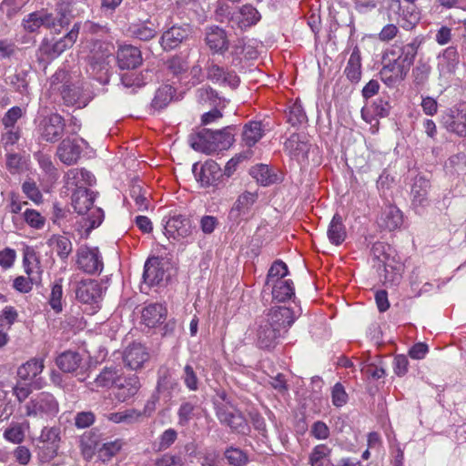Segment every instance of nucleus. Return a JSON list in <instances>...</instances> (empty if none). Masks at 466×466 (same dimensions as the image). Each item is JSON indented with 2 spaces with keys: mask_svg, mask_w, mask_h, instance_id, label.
<instances>
[{
  "mask_svg": "<svg viewBox=\"0 0 466 466\" xmlns=\"http://www.w3.org/2000/svg\"><path fill=\"white\" fill-rule=\"evenodd\" d=\"M294 312L288 307H276L256 322V344L259 349L275 348L279 339L295 321Z\"/></svg>",
  "mask_w": 466,
  "mask_h": 466,
  "instance_id": "f257e3e1",
  "label": "nucleus"
},
{
  "mask_svg": "<svg viewBox=\"0 0 466 466\" xmlns=\"http://www.w3.org/2000/svg\"><path fill=\"white\" fill-rule=\"evenodd\" d=\"M233 127L228 126L219 130L203 128L190 137L191 147L198 151L210 154L228 148L234 142Z\"/></svg>",
  "mask_w": 466,
  "mask_h": 466,
  "instance_id": "f03ea898",
  "label": "nucleus"
},
{
  "mask_svg": "<svg viewBox=\"0 0 466 466\" xmlns=\"http://www.w3.org/2000/svg\"><path fill=\"white\" fill-rule=\"evenodd\" d=\"M76 300L85 306L84 310L94 315L101 309L103 299V287L96 279H86L76 283Z\"/></svg>",
  "mask_w": 466,
  "mask_h": 466,
  "instance_id": "7ed1b4c3",
  "label": "nucleus"
},
{
  "mask_svg": "<svg viewBox=\"0 0 466 466\" xmlns=\"http://www.w3.org/2000/svg\"><path fill=\"white\" fill-rule=\"evenodd\" d=\"M95 200V194L89 189H76L72 194V206L76 212L84 215L90 211L87 221L88 230L97 228L103 221L104 212L99 208H92Z\"/></svg>",
  "mask_w": 466,
  "mask_h": 466,
  "instance_id": "20e7f679",
  "label": "nucleus"
},
{
  "mask_svg": "<svg viewBox=\"0 0 466 466\" xmlns=\"http://www.w3.org/2000/svg\"><path fill=\"white\" fill-rule=\"evenodd\" d=\"M25 410L27 417L53 418L59 411V404L53 394L43 391L31 398Z\"/></svg>",
  "mask_w": 466,
  "mask_h": 466,
  "instance_id": "39448f33",
  "label": "nucleus"
},
{
  "mask_svg": "<svg viewBox=\"0 0 466 466\" xmlns=\"http://www.w3.org/2000/svg\"><path fill=\"white\" fill-rule=\"evenodd\" d=\"M77 269L88 275H99L104 268L103 257L96 247L80 246L76 251Z\"/></svg>",
  "mask_w": 466,
  "mask_h": 466,
  "instance_id": "423d86ee",
  "label": "nucleus"
},
{
  "mask_svg": "<svg viewBox=\"0 0 466 466\" xmlns=\"http://www.w3.org/2000/svg\"><path fill=\"white\" fill-rule=\"evenodd\" d=\"M65 128L64 117L57 113H52L40 120L36 131L43 141L56 143L62 138Z\"/></svg>",
  "mask_w": 466,
  "mask_h": 466,
  "instance_id": "0eeeda50",
  "label": "nucleus"
},
{
  "mask_svg": "<svg viewBox=\"0 0 466 466\" xmlns=\"http://www.w3.org/2000/svg\"><path fill=\"white\" fill-rule=\"evenodd\" d=\"M192 35V28L189 25H175L163 32L159 39L162 49L166 52L179 48L187 42Z\"/></svg>",
  "mask_w": 466,
  "mask_h": 466,
  "instance_id": "6e6552de",
  "label": "nucleus"
},
{
  "mask_svg": "<svg viewBox=\"0 0 466 466\" xmlns=\"http://www.w3.org/2000/svg\"><path fill=\"white\" fill-rule=\"evenodd\" d=\"M441 124L447 131L459 137H466V103H461L448 109L441 117Z\"/></svg>",
  "mask_w": 466,
  "mask_h": 466,
  "instance_id": "1a4fd4ad",
  "label": "nucleus"
},
{
  "mask_svg": "<svg viewBox=\"0 0 466 466\" xmlns=\"http://www.w3.org/2000/svg\"><path fill=\"white\" fill-rule=\"evenodd\" d=\"M217 417L219 421L231 430L244 433L248 429V423L243 414L234 407L219 405L217 407Z\"/></svg>",
  "mask_w": 466,
  "mask_h": 466,
  "instance_id": "9d476101",
  "label": "nucleus"
},
{
  "mask_svg": "<svg viewBox=\"0 0 466 466\" xmlns=\"http://www.w3.org/2000/svg\"><path fill=\"white\" fill-rule=\"evenodd\" d=\"M80 29V24L76 23L72 29L62 38L55 41V42H46L42 45L43 52L50 56L51 58H55L59 56L66 49L73 46L76 43Z\"/></svg>",
  "mask_w": 466,
  "mask_h": 466,
  "instance_id": "9b49d317",
  "label": "nucleus"
},
{
  "mask_svg": "<svg viewBox=\"0 0 466 466\" xmlns=\"http://www.w3.org/2000/svg\"><path fill=\"white\" fill-rule=\"evenodd\" d=\"M431 187L430 181L421 177L417 176L411 185L410 197L411 206L416 213L420 214L430 205L428 198L429 190Z\"/></svg>",
  "mask_w": 466,
  "mask_h": 466,
  "instance_id": "f8f14e48",
  "label": "nucleus"
},
{
  "mask_svg": "<svg viewBox=\"0 0 466 466\" xmlns=\"http://www.w3.org/2000/svg\"><path fill=\"white\" fill-rule=\"evenodd\" d=\"M178 386L176 380L171 376L167 370H160L157 384V397L153 396V400L148 401L145 407L144 413L151 412L155 410V401L157 399L162 398L167 401L172 397V391Z\"/></svg>",
  "mask_w": 466,
  "mask_h": 466,
  "instance_id": "ddd939ff",
  "label": "nucleus"
},
{
  "mask_svg": "<svg viewBox=\"0 0 466 466\" xmlns=\"http://www.w3.org/2000/svg\"><path fill=\"white\" fill-rule=\"evenodd\" d=\"M410 68L406 65L396 61H383L380 71V79L388 86L392 87L403 81Z\"/></svg>",
  "mask_w": 466,
  "mask_h": 466,
  "instance_id": "4468645a",
  "label": "nucleus"
},
{
  "mask_svg": "<svg viewBox=\"0 0 466 466\" xmlns=\"http://www.w3.org/2000/svg\"><path fill=\"white\" fill-rule=\"evenodd\" d=\"M284 147L291 158L300 163L307 160L310 145L305 135L294 133L286 140Z\"/></svg>",
  "mask_w": 466,
  "mask_h": 466,
  "instance_id": "2eb2a0df",
  "label": "nucleus"
},
{
  "mask_svg": "<svg viewBox=\"0 0 466 466\" xmlns=\"http://www.w3.org/2000/svg\"><path fill=\"white\" fill-rule=\"evenodd\" d=\"M392 249L390 246L384 242H376L372 245L370 249V256L373 260L378 261L379 269L380 267H383V270L385 272V279L395 281L399 279V276H393L391 279H388L389 268L394 269L395 268L392 265L394 258H391Z\"/></svg>",
  "mask_w": 466,
  "mask_h": 466,
  "instance_id": "dca6fc26",
  "label": "nucleus"
},
{
  "mask_svg": "<svg viewBox=\"0 0 466 466\" xmlns=\"http://www.w3.org/2000/svg\"><path fill=\"white\" fill-rule=\"evenodd\" d=\"M205 42L213 54L223 55L229 46L226 31L218 25L209 26L206 29Z\"/></svg>",
  "mask_w": 466,
  "mask_h": 466,
  "instance_id": "f3484780",
  "label": "nucleus"
},
{
  "mask_svg": "<svg viewBox=\"0 0 466 466\" xmlns=\"http://www.w3.org/2000/svg\"><path fill=\"white\" fill-rule=\"evenodd\" d=\"M164 233L168 238H185L191 234V222L182 215L173 216L166 222Z\"/></svg>",
  "mask_w": 466,
  "mask_h": 466,
  "instance_id": "a211bd4d",
  "label": "nucleus"
},
{
  "mask_svg": "<svg viewBox=\"0 0 466 466\" xmlns=\"http://www.w3.org/2000/svg\"><path fill=\"white\" fill-rule=\"evenodd\" d=\"M207 77L215 84L224 86L236 88L240 79L234 71L226 70L216 64H211L207 67Z\"/></svg>",
  "mask_w": 466,
  "mask_h": 466,
  "instance_id": "6ab92c4d",
  "label": "nucleus"
},
{
  "mask_svg": "<svg viewBox=\"0 0 466 466\" xmlns=\"http://www.w3.org/2000/svg\"><path fill=\"white\" fill-rule=\"evenodd\" d=\"M66 187L73 192L76 189H88L96 182L94 175L84 168H72L67 171L65 177Z\"/></svg>",
  "mask_w": 466,
  "mask_h": 466,
  "instance_id": "aec40b11",
  "label": "nucleus"
},
{
  "mask_svg": "<svg viewBox=\"0 0 466 466\" xmlns=\"http://www.w3.org/2000/svg\"><path fill=\"white\" fill-rule=\"evenodd\" d=\"M107 59V55L95 54L89 57L88 62L87 72L93 78L103 85L109 82V62Z\"/></svg>",
  "mask_w": 466,
  "mask_h": 466,
  "instance_id": "412c9836",
  "label": "nucleus"
},
{
  "mask_svg": "<svg viewBox=\"0 0 466 466\" xmlns=\"http://www.w3.org/2000/svg\"><path fill=\"white\" fill-rule=\"evenodd\" d=\"M82 149L77 142L69 137L63 139L57 147L56 156L66 165H74L80 158Z\"/></svg>",
  "mask_w": 466,
  "mask_h": 466,
  "instance_id": "4be33fe9",
  "label": "nucleus"
},
{
  "mask_svg": "<svg viewBox=\"0 0 466 466\" xmlns=\"http://www.w3.org/2000/svg\"><path fill=\"white\" fill-rule=\"evenodd\" d=\"M261 18L258 11L251 5H244L231 15V23L244 29L256 25Z\"/></svg>",
  "mask_w": 466,
  "mask_h": 466,
  "instance_id": "5701e85b",
  "label": "nucleus"
},
{
  "mask_svg": "<svg viewBox=\"0 0 466 466\" xmlns=\"http://www.w3.org/2000/svg\"><path fill=\"white\" fill-rule=\"evenodd\" d=\"M117 64L121 69H134L142 64L141 51L133 46L127 45L119 47L116 55Z\"/></svg>",
  "mask_w": 466,
  "mask_h": 466,
  "instance_id": "b1692460",
  "label": "nucleus"
},
{
  "mask_svg": "<svg viewBox=\"0 0 466 466\" xmlns=\"http://www.w3.org/2000/svg\"><path fill=\"white\" fill-rule=\"evenodd\" d=\"M149 355L145 347L139 343L128 346L123 354L125 365L130 370H138L148 360Z\"/></svg>",
  "mask_w": 466,
  "mask_h": 466,
  "instance_id": "393cba45",
  "label": "nucleus"
},
{
  "mask_svg": "<svg viewBox=\"0 0 466 466\" xmlns=\"http://www.w3.org/2000/svg\"><path fill=\"white\" fill-rule=\"evenodd\" d=\"M61 96L66 106H76L78 108L85 107L90 101L89 96L77 85H64Z\"/></svg>",
  "mask_w": 466,
  "mask_h": 466,
  "instance_id": "a878e982",
  "label": "nucleus"
},
{
  "mask_svg": "<svg viewBox=\"0 0 466 466\" xmlns=\"http://www.w3.org/2000/svg\"><path fill=\"white\" fill-rule=\"evenodd\" d=\"M222 177L223 173L219 165L213 160L207 161L201 167L200 172L196 174L197 180L203 187L217 186Z\"/></svg>",
  "mask_w": 466,
  "mask_h": 466,
  "instance_id": "bb28decb",
  "label": "nucleus"
},
{
  "mask_svg": "<svg viewBox=\"0 0 466 466\" xmlns=\"http://www.w3.org/2000/svg\"><path fill=\"white\" fill-rule=\"evenodd\" d=\"M116 398L121 401H127L137 394L140 388L139 379L136 375L127 378H118L116 381Z\"/></svg>",
  "mask_w": 466,
  "mask_h": 466,
  "instance_id": "cd10ccee",
  "label": "nucleus"
},
{
  "mask_svg": "<svg viewBox=\"0 0 466 466\" xmlns=\"http://www.w3.org/2000/svg\"><path fill=\"white\" fill-rule=\"evenodd\" d=\"M437 69L441 76L451 75L459 63V55L454 46L447 47L438 57Z\"/></svg>",
  "mask_w": 466,
  "mask_h": 466,
  "instance_id": "c85d7f7f",
  "label": "nucleus"
},
{
  "mask_svg": "<svg viewBox=\"0 0 466 466\" xmlns=\"http://www.w3.org/2000/svg\"><path fill=\"white\" fill-rule=\"evenodd\" d=\"M165 270L157 258H148L144 266L143 279L148 286L158 285L164 279Z\"/></svg>",
  "mask_w": 466,
  "mask_h": 466,
  "instance_id": "c756f323",
  "label": "nucleus"
},
{
  "mask_svg": "<svg viewBox=\"0 0 466 466\" xmlns=\"http://www.w3.org/2000/svg\"><path fill=\"white\" fill-rule=\"evenodd\" d=\"M167 309L160 303H152L142 310V320L148 328H154L165 321Z\"/></svg>",
  "mask_w": 466,
  "mask_h": 466,
  "instance_id": "7c9ffc66",
  "label": "nucleus"
},
{
  "mask_svg": "<svg viewBox=\"0 0 466 466\" xmlns=\"http://www.w3.org/2000/svg\"><path fill=\"white\" fill-rule=\"evenodd\" d=\"M379 226L390 231L400 227L402 224V214L400 210L394 206L386 207L378 220Z\"/></svg>",
  "mask_w": 466,
  "mask_h": 466,
  "instance_id": "2f4dec72",
  "label": "nucleus"
},
{
  "mask_svg": "<svg viewBox=\"0 0 466 466\" xmlns=\"http://www.w3.org/2000/svg\"><path fill=\"white\" fill-rule=\"evenodd\" d=\"M327 236L331 244L339 246L344 242L347 237L346 228L340 215L336 213L327 230Z\"/></svg>",
  "mask_w": 466,
  "mask_h": 466,
  "instance_id": "473e14b6",
  "label": "nucleus"
},
{
  "mask_svg": "<svg viewBox=\"0 0 466 466\" xmlns=\"http://www.w3.org/2000/svg\"><path fill=\"white\" fill-rule=\"evenodd\" d=\"M344 74L351 83H358L361 78V56L357 46H354L350 54Z\"/></svg>",
  "mask_w": 466,
  "mask_h": 466,
  "instance_id": "72a5a7b5",
  "label": "nucleus"
},
{
  "mask_svg": "<svg viewBox=\"0 0 466 466\" xmlns=\"http://www.w3.org/2000/svg\"><path fill=\"white\" fill-rule=\"evenodd\" d=\"M82 360V357L78 352L67 350L56 358V363L62 371L73 372L81 366Z\"/></svg>",
  "mask_w": 466,
  "mask_h": 466,
  "instance_id": "f704fd0d",
  "label": "nucleus"
},
{
  "mask_svg": "<svg viewBox=\"0 0 466 466\" xmlns=\"http://www.w3.org/2000/svg\"><path fill=\"white\" fill-rule=\"evenodd\" d=\"M44 368V360L34 358L18 368L17 375L23 380H31L39 375Z\"/></svg>",
  "mask_w": 466,
  "mask_h": 466,
  "instance_id": "c9c22d12",
  "label": "nucleus"
},
{
  "mask_svg": "<svg viewBox=\"0 0 466 466\" xmlns=\"http://www.w3.org/2000/svg\"><path fill=\"white\" fill-rule=\"evenodd\" d=\"M331 449L326 444L316 445L309 455L310 466H331Z\"/></svg>",
  "mask_w": 466,
  "mask_h": 466,
  "instance_id": "e433bc0d",
  "label": "nucleus"
},
{
  "mask_svg": "<svg viewBox=\"0 0 466 466\" xmlns=\"http://www.w3.org/2000/svg\"><path fill=\"white\" fill-rule=\"evenodd\" d=\"M118 378V370L116 367H105L95 380L88 383V387L92 390H95V387L107 388L116 384Z\"/></svg>",
  "mask_w": 466,
  "mask_h": 466,
  "instance_id": "4c0bfd02",
  "label": "nucleus"
},
{
  "mask_svg": "<svg viewBox=\"0 0 466 466\" xmlns=\"http://www.w3.org/2000/svg\"><path fill=\"white\" fill-rule=\"evenodd\" d=\"M271 286L272 297L279 302H284L294 296V286L290 279H279Z\"/></svg>",
  "mask_w": 466,
  "mask_h": 466,
  "instance_id": "58836bf2",
  "label": "nucleus"
},
{
  "mask_svg": "<svg viewBox=\"0 0 466 466\" xmlns=\"http://www.w3.org/2000/svg\"><path fill=\"white\" fill-rule=\"evenodd\" d=\"M175 89L169 85L161 86L155 93L150 108L154 111H159L166 107L173 98Z\"/></svg>",
  "mask_w": 466,
  "mask_h": 466,
  "instance_id": "ea45409f",
  "label": "nucleus"
},
{
  "mask_svg": "<svg viewBox=\"0 0 466 466\" xmlns=\"http://www.w3.org/2000/svg\"><path fill=\"white\" fill-rule=\"evenodd\" d=\"M25 272L28 278L24 276L17 277L15 279L13 285L14 289L22 293L29 292L32 289V285L40 281L39 268L35 272L33 268L26 266Z\"/></svg>",
  "mask_w": 466,
  "mask_h": 466,
  "instance_id": "a19ab883",
  "label": "nucleus"
},
{
  "mask_svg": "<svg viewBox=\"0 0 466 466\" xmlns=\"http://www.w3.org/2000/svg\"><path fill=\"white\" fill-rule=\"evenodd\" d=\"M47 244L56 252L61 259L67 258L73 249L71 240L66 236L53 235L48 239Z\"/></svg>",
  "mask_w": 466,
  "mask_h": 466,
  "instance_id": "79ce46f5",
  "label": "nucleus"
},
{
  "mask_svg": "<svg viewBox=\"0 0 466 466\" xmlns=\"http://www.w3.org/2000/svg\"><path fill=\"white\" fill-rule=\"evenodd\" d=\"M263 136L262 124L259 121H251L243 128L242 138L246 146L253 147Z\"/></svg>",
  "mask_w": 466,
  "mask_h": 466,
  "instance_id": "37998d69",
  "label": "nucleus"
},
{
  "mask_svg": "<svg viewBox=\"0 0 466 466\" xmlns=\"http://www.w3.org/2000/svg\"><path fill=\"white\" fill-rule=\"evenodd\" d=\"M249 174L258 183L262 186H268L277 181V175L273 174L267 165H257L250 168Z\"/></svg>",
  "mask_w": 466,
  "mask_h": 466,
  "instance_id": "c03bdc74",
  "label": "nucleus"
},
{
  "mask_svg": "<svg viewBox=\"0 0 466 466\" xmlns=\"http://www.w3.org/2000/svg\"><path fill=\"white\" fill-rule=\"evenodd\" d=\"M125 445V441L121 439H116L105 442L97 451V457L102 461H107L116 455Z\"/></svg>",
  "mask_w": 466,
  "mask_h": 466,
  "instance_id": "a18cd8bd",
  "label": "nucleus"
},
{
  "mask_svg": "<svg viewBox=\"0 0 466 466\" xmlns=\"http://www.w3.org/2000/svg\"><path fill=\"white\" fill-rule=\"evenodd\" d=\"M420 46V42L417 39H413L410 43L408 44L401 43L400 53V64L406 65L407 67L410 68L414 62Z\"/></svg>",
  "mask_w": 466,
  "mask_h": 466,
  "instance_id": "49530a36",
  "label": "nucleus"
},
{
  "mask_svg": "<svg viewBox=\"0 0 466 466\" xmlns=\"http://www.w3.org/2000/svg\"><path fill=\"white\" fill-rule=\"evenodd\" d=\"M431 66L428 62L419 60L412 69L413 83L417 87L424 86L430 77Z\"/></svg>",
  "mask_w": 466,
  "mask_h": 466,
  "instance_id": "de8ad7c7",
  "label": "nucleus"
},
{
  "mask_svg": "<svg viewBox=\"0 0 466 466\" xmlns=\"http://www.w3.org/2000/svg\"><path fill=\"white\" fill-rule=\"evenodd\" d=\"M148 72L147 71L146 74L144 73H137V72H127L124 73L121 76V83L122 85L127 87L130 88V93H134L137 88H140L146 84L147 76L146 75Z\"/></svg>",
  "mask_w": 466,
  "mask_h": 466,
  "instance_id": "09e8293b",
  "label": "nucleus"
},
{
  "mask_svg": "<svg viewBox=\"0 0 466 466\" xmlns=\"http://www.w3.org/2000/svg\"><path fill=\"white\" fill-rule=\"evenodd\" d=\"M128 33L132 37L142 41H148L157 35L154 25L149 26L147 24L132 25L128 28Z\"/></svg>",
  "mask_w": 466,
  "mask_h": 466,
  "instance_id": "8fccbe9b",
  "label": "nucleus"
},
{
  "mask_svg": "<svg viewBox=\"0 0 466 466\" xmlns=\"http://www.w3.org/2000/svg\"><path fill=\"white\" fill-rule=\"evenodd\" d=\"M288 122L297 127L307 121V116L299 101H295L286 112Z\"/></svg>",
  "mask_w": 466,
  "mask_h": 466,
  "instance_id": "3c124183",
  "label": "nucleus"
},
{
  "mask_svg": "<svg viewBox=\"0 0 466 466\" xmlns=\"http://www.w3.org/2000/svg\"><path fill=\"white\" fill-rule=\"evenodd\" d=\"M73 0H58L56 5V12L59 17L60 27L67 25L73 15Z\"/></svg>",
  "mask_w": 466,
  "mask_h": 466,
  "instance_id": "603ef678",
  "label": "nucleus"
},
{
  "mask_svg": "<svg viewBox=\"0 0 466 466\" xmlns=\"http://www.w3.org/2000/svg\"><path fill=\"white\" fill-rule=\"evenodd\" d=\"M180 378L188 390L197 391L199 389V379L190 364L184 366Z\"/></svg>",
  "mask_w": 466,
  "mask_h": 466,
  "instance_id": "864d4df0",
  "label": "nucleus"
},
{
  "mask_svg": "<svg viewBox=\"0 0 466 466\" xmlns=\"http://www.w3.org/2000/svg\"><path fill=\"white\" fill-rule=\"evenodd\" d=\"M289 274L288 266L282 260H276L268 269L266 285L274 284L276 280L283 279Z\"/></svg>",
  "mask_w": 466,
  "mask_h": 466,
  "instance_id": "5fc2aeb1",
  "label": "nucleus"
},
{
  "mask_svg": "<svg viewBox=\"0 0 466 466\" xmlns=\"http://www.w3.org/2000/svg\"><path fill=\"white\" fill-rule=\"evenodd\" d=\"M60 429L58 427H44L39 436V441L50 446H59Z\"/></svg>",
  "mask_w": 466,
  "mask_h": 466,
  "instance_id": "6e6d98bb",
  "label": "nucleus"
},
{
  "mask_svg": "<svg viewBox=\"0 0 466 466\" xmlns=\"http://www.w3.org/2000/svg\"><path fill=\"white\" fill-rule=\"evenodd\" d=\"M167 66L169 73L176 76H179L187 72L188 68V62L181 56H174L167 61Z\"/></svg>",
  "mask_w": 466,
  "mask_h": 466,
  "instance_id": "4d7b16f0",
  "label": "nucleus"
},
{
  "mask_svg": "<svg viewBox=\"0 0 466 466\" xmlns=\"http://www.w3.org/2000/svg\"><path fill=\"white\" fill-rule=\"evenodd\" d=\"M225 458L232 466H244L248 461V455L242 450L233 447L226 450Z\"/></svg>",
  "mask_w": 466,
  "mask_h": 466,
  "instance_id": "13d9d810",
  "label": "nucleus"
},
{
  "mask_svg": "<svg viewBox=\"0 0 466 466\" xmlns=\"http://www.w3.org/2000/svg\"><path fill=\"white\" fill-rule=\"evenodd\" d=\"M258 195L248 191L241 194L234 204L231 212L238 211L245 213L257 200Z\"/></svg>",
  "mask_w": 466,
  "mask_h": 466,
  "instance_id": "bf43d9fd",
  "label": "nucleus"
},
{
  "mask_svg": "<svg viewBox=\"0 0 466 466\" xmlns=\"http://www.w3.org/2000/svg\"><path fill=\"white\" fill-rule=\"evenodd\" d=\"M131 198L135 200L137 209L140 211L147 210L148 208V199L147 192L143 190L138 184L133 185L130 190Z\"/></svg>",
  "mask_w": 466,
  "mask_h": 466,
  "instance_id": "052dcab7",
  "label": "nucleus"
},
{
  "mask_svg": "<svg viewBox=\"0 0 466 466\" xmlns=\"http://www.w3.org/2000/svg\"><path fill=\"white\" fill-rule=\"evenodd\" d=\"M30 0H3L0 7L11 18L18 14Z\"/></svg>",
  "mask_w": 466,
  "mask_h": 466,
  "instance_id": "680f3d73",
  "label": "nucleus"
},
{
  "mask_svg": "<svg viewBox=\"0 0 466 466\" xmlns=\"http://www.w3.org/2000/svg\"><path fill=\"white\" fill-rule=\"evenodd\" d=\"M23 27L26 32L35 33L43 25L41 12H33L27 15L22 22Z\"/></svg>",
  "mask_w": 466,
  "mask_h": 466,
  "instance_id": "e2e57ef3",
  "label": "nucleus"
},
{
  "mask_svg": "<svg viewBox=\"0 0 466 466\" xmlns=\"http://www.w3.org/2000/svg\"><path fill=\"white\" fill-rule=\"evenodd\" d=\"M62 299H63L62 285L60 283H55L51 289V293H50V297H49V305L56 313L61 312L63 309Z\"/></svg>",
  "mask_w": 466,
  "mask_h": 466,
  "instance_id": "0e129e2a",
  "label": "nucleus"
},
{
  "mask_svg": "<svg viewBox=\"0 0 466 466\" xmlns=\"http://www.w3.org/2000/svg\"><path fill=\"white\" fill-rule=\"evenodd\" d=\"M23 215L25 221L31 228L41 229L45 226L46 219L38 211L28 208L24 212Z\"/></svg>",
  "mask_w": 466,
  "mask_h": 466,
  "instance_id": "69168bd1",
  "label": "nucleus"
},
{
  "mask_svg": "<svg viewBox=\"0 0 466 466\" xmlns=\"http://www.w3.org/2000/svg\"><path fill=\"white\" fill-rule=\"evenodd\" d=\"M194 410L195 405L190 401L182 402L177 410L178 425L186 426L193 418Z\"/></svg>",
  "mask_w": 466,
  "mask_h": 466,
  "instance_id": "338daca9",
  "label": "nucleus"
},
{
  "mask_svg": "<svg viewBox=\"0 0 466 466\" xmlns=\"http://www.w3.org/2000/svg\"><path fill=\"white\" fill-rule=\"evenodd\" d=\"M4 437L13 443L22 442L25 439V432L22 425L19 423L13 424L5 431Z\"/></svg>",
  "mask_w": 466,
  "mask_h": 466,
  "instance_id": "774afa93",
  "label": "nucleus"
}]
</instances>
